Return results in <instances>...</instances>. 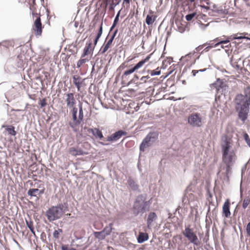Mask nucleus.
<instances>
[{"label": "nucleus", "mask_w": 250, "mask_h": 250, "mask_svg": "<svg viewBox=\"0 0 250 250\" xmlns=\"http://www.w3.org/2000/svg\"><path fill=\"white\" fill-rule=\"evenodd\" d=\"M245 95L238 94L235 99V109L239 119L244 123L248 118L250 106V87H247Z\"/></svg>", "instance_id": "1"}, {"label": "nucleus", "mask_w": 250, "mask_h": 250, "mask_svg": "<svg viewBox=\"0 0 250 250\" xmlns=\"http://www.w3.org/2000/svg\"><path fill=\"white\" fill-rule=\"evenodd\" d=\"M149 201H146V194H142L137 196L131 208L134 216H142L144 213L149 210L150 207Z\"/></svg>", "instance_id": "2"}, {"label": "nucleus", "mask_w": 250, "mask_h": 250, "mask_svg": "<svg viewBox=\"0 0 250 250\" xmlns=\"http://www.w3.org/2000/svg\"><path fill=\"white\" fill-rule=\"evenodd\" d=\"M223 162L226 165H233L237 158L233 150H230L229 142L225 139L221 145Z\"/></svg>", "instance_id": "3"}, {"label": "nucleus", "mask_w": 250, "mask_h": 250, "mask_svg": "<svg viewBox=\"0 0 250 250\" xmlns=\"http://www.w3.org/2000/svg\"><path fill=\"white\" fill-rule=\"evenodd\" d=\"M67 203L59 204L56 206H53L49 208L46 212L48 219L50 221H53L60 219L67 210Z\"/></svg>", "instance_id": "4"}, {"label": "nucleus", "mask_w": 250, "mask_h": 250, "mask_svg": "<svg viewBox=\"0 0 250 250\" xmlns=\"http://www.w3.org/2000/svg\"><path fill=\"white\" fill-rule=\"evenodd\" d=\"M158 135L157 131L149 132L140 145V151L144 152L146 148L150 146L158 139Z\"/></svg>", "instance_id": "5"}, {"label": "nucleus", "mask_w": 250, "mask_h": 250, "mask_svg": "<svg viewBox=\"0 0 250 250\" xmlns=\"http://www.w3.org/2000/svg\"><path fill=\"white\" fill-rule=\"evenodd\" d=\"M188 122L191 126L196 127L202 126L204 123L202 115L198 112L190 113L188 118Z\"/></svg>", "instance_id": "6"}, {"label": "nucleus", "mask_w": 250, "mask_h": 250, "mask_svg": "<svg viewBox=\"0 0 250 250\" xmlns=\"http://www.w3.org/2000/svg\"><path fill=\"white\" fill-rule=\"evenodd\" d=\"M183 234L194 246H197L200 245L197 236L189 227H186Z\"/></svg>", "instance_id": "7"}, {"label": "nucleus", "mask_w": 250, "mask_h": 250, "mask_svg": "<svg viewBox=\"0 0 250 250\" xmlns=\"http://www.w3.org/2000/svg\"><path fill=\"white\" fill-rule=\"evenodd\" d=\"M127 185L128 188L134 192H141L139 184L130 176L127 180Z\"/></svg>", "instance_id": "8"}, {"label": "nucleus", "mask_w": 250, "mask_h": 250, "mask_svg": "<svg viewBox=\"0 0 250 250\" xmlns=\"http://www.w3.org/2000/svg\"><path fill=\"white\" fill-rule=\"evenodd\" d=\"M33 15H35L37 16V18L35 20L34 23L33 29L35 31V34L36 36H40L42 33V24L41 22V18L38 16V14H34L32 13Z\"/></svg>", "instance_id": "9"}, {"label": "nucleus", "mask_w": 250, "mask_h": 250, "mask_svg": "<svg viewBox=\"0 0 250 250\" xmlns=\"http://www.w3.org/2000/svg\"><path fill=\"white\" fill-rule=\"evenodd\" d=\"M126 132L123 130H118L106 138V141L108 142H116L123 136L125 135Z\"/></svg>", "instance_id": "10"}, {"label": "nucleus", "mask_w": 250, "mask_h": 250, "mask_svg": "<svg viewBox=\"0 0 250 250\" xmlns=\"http://www.w3.org/2000/svg\"><path fill=\"white\" fill-rule=\"evenodd\" d=\"M118 31V30L116 29L113 33L112 35L110 37V39L108 41V42H106L105 45L104 47H102L100 49L99 53L100 54H104L108 49L109 48L110 45L111 44V43L113 42V41L114 40L117 32Z\"/></svg>", "instance_id": "11"}, {"label": "nucleus", "mask_w": 250, "mask_h": 250, "mask_svg": "<svg viewBox=\"0 0 250 250\" xmlns=\"http://www.w3.org/2000/svg\"><path fill=\"white\" fill-rule=\"evenodd\" d=\"M67 106L69 108H71L76 104V101L74 98V95L73 93H69L65 94Z\"/></svg>", "instance_id": "12"}, {"label": "nucleus", "mask_w": 250, "mask_h": 250, "mask_svg": "<svg viewBox=\"0 0 250 250\" xmlns=\"http://www.w3.org/2000/svg\"><path fill=\"white\" fill-rule=\"evenodd\" d=\"M157 218V215L154 212L151 211L148 214L146 219V225L148 229H149L151 228L152 223L155 221Z\"/></svg>", "instance_id": "13"}, {"label": "nucleus", "mask_w": 250, "mask_h": 250, "mask_svg": "<svg viewBox=\"0 0 250 250\" xmlns=\"http://www.w3.org/2000/svg\"><path fill=\"white\" fill-rule=\"evenodd\" d=\"M88 132L89 133H92V135L94 136L96 138L99 139L100 140H103L104 141H106V139H105V138H104L102 132L99 128H89L88 129Z\"/></svg>", "instance_id": "14"}, {"label": "nucleus", "mask_w": 250, "mask_h": 250, "mask_svg": "<svg viewBox=\"0 0 250 250\" xmlns=\"http://www.w3.org/2000/svg\"><path fill=\"white\" fill-rule=\"evenodd\" d=\"M69 153L74 156L78 155H83L87 154V153L83 151L81 148H77L74 147H71L69 148Z\"/></svg>", "instance_id": "15"}, {"label": "nucleus", "mask_w": 250, "mask_h": 250, "mask_svg": "<svg viewBox=\"0 0 250 250\" xmlns=\"http://www.w3.org/2000/svg\"><path fill=\"white\" fill-rule=\"evenodd\" d=\"M230 203L229 199H227L224 203L223 206V213L225 217L228 218L230 215Z\"/></svg>", "instance_id": "16"}, {"label": "nucleus", "mask_w": 250, "mask_h": 250, "mask_svg": "<svg viewBox=\"0 0 250 250\" xmlns=\"http://www.w3.org/2000/svg\"><path fill=\"white\" fill-rule=\"evenodd\" d=\"M73 83L77 88L78 91H80L82 83L84 81L80 76L74 75L73 76Z\"/></svg>", "instance_id": "17"}, {"label": "nucleus", "mask_w": 250, "mask_h": 250, "mask_svg": "<svg viewBox=\"0 0 250 250\" xmlns=\"http://www.w3.org/2000/svg\"><path fill=\"white\" fill-rule=\"evenodd\" d=\"M78 109H79V115L78 117H77V123H82V122L83 120V105L82 103H79L78 104Z\"/></svg>", "instance_id": "18"}, {"label": "nucleus", "mask_w": 250, "mask_h": 250, "mask_svg": "<svg viewBox=\"0 0 250 250\" xmlns=\"http://www.w3.org/2000/svg\"><path fill=\"white\" fill-rule=\"evenodd\" d=\"M148 239V235L147 233L140 232L137 237V241L139 243H143L147 240Z\"/></svg>", "instance_id": "19"}, {"label": "nucleus", "mask_w": 250, "mask_h": 250, "mask_svg": "<svg viewBox=\"0 0 250 250\" xmlns=\"http://www.w3.org/2000/svg\"><path fill=\"white\" fill-rule=\"evenodd\" d=\"M39 189L38 188H30L27 191L28 195L30 196V199L32 197H37L38 199H39Z\"/></svg>", "instance_id": "20"}, {"label": "nucleus", "mask_w": 250, "mask_h": 250, "mask_svg": "<svg viewBox=\"0 0 250 250\" xmlns=\"http://www.w3.org/2000/svg\"><path fill=\"white\" fill-rule=\"evenodd\" d=\"M93 234L96 238L99 240V241H101L104 240L106 236L104 233L103 231H94Z\"/></svg>", "instance_id": "21"}, {"label": "nucleus", "mask_w": 250, "mask_h": 250, "mask_svg": "<svg viewBox=\"0 0 250 250\" xmlns=\"http://www.w3.org/2000/svg\"><path fill=\"white\" fill-rule=\"evenodd\" d=\"M226 38H227L226 37ZM214 42H217L214 44V47H217L220 44H227L229 42V41L226 38L225 40H221L219 38H216L214 40H213Z\"/></svg>", "instance_id": "22"}, {"label": "nucleus", "mask_w": 250, "mask_h": 250, "mask_svg": "<svg viewBox=\"0 0 250 250\" xmlns=\"http://www.w3.org/2000/svg\"><path fill=\"white\" fill-rule=\"evenodd\" d=\"M113 229V224L110 223L108 226H106L102 230L105 235L108 236L111 234Z\"/></svg>", "instance_id": "23"}, {"label": "nucleus", "mask_w": 250, "mask_h": 250, "mask_svg": "<svg viewBox=\"0 0 250 250\" xmlns=\"http://www.w3.org/2000/svg\"><path fill=\"white\" fill-rule=\"evenodd\" d=\"M92 45V42H90L88 44H86V46L84 47L83 49V54L82 55V58L85 57L87 55L90 53V50L91 49V46Z\"/></svg>", "instance_id": "24"}, {"label": "nucleus", "mask_w": 250, "mask_h": 250, "mask_svg": "<svg viewBox=\"0 0 250 250\" xmlns=\"http://www.w3.org/2000/svg\"><path fill=\"white\" fill-rule=\"evenodd\" d=\"M72 109L71 110L72 115V119L73 121H77V113L78 111V108L75 106H73L71 107Z\"/></svg>", "instance_id": "25"}, {"label": "nucleus", "mask_w": 250, "mask_h": 250, "mask_svg": "<svg viewBox=\"0 0 250 250\" xmlns=\"http://www.w3.org/2000/svg\"><path fill=\"white\" fill-rule=\"evenodd\" d=\"M204 7H205V8L207 9V10H208L209 11L208 14L210 16H214V15L213 14V13H214V12L217 13L218 14H223L224 13V10L223 9L215 10L213 11L212 10H210L208 6H205Z\"/></svg>", "instance_id": "26"}, {"label": "nucleus", "mask_w": 250, "mask_h": 250, "mask_svg": "<svg viewBox=\"0 0 250 250\" xmlns=\"http://www.w3.org/2000/svg\"><path fill=\"white\" fill-rule=\"evenodd\" d=\"M25 222H26V224L27 227L30 229L31 232L33 234H35V231L34 230V227H33V222L32 221L27 220H26Z\"/></svg>", "instance_id": "27"}, {"label": "nucleus", "mask_w": 250, "mask_h": 250, "mask_svg": "<svg viewBox=\"0 0 250 250\" xmlns=\"http://www.w3.org/2000/svg\"><path fill=\"white\" fill-rule=\"evenodd\" d=\"M120 2V0H113L109 6V9L110 11H113L116 6L118 5Z\"/></svg>", "instance_id": "28"}, {"label": "nucleus", "mask_w": 250, "mask_h": 250, "mask_svg": "<svg viewBox=\"0 0 250 250\" xmlns=\"http://www.w3.org/2000/svg\"><path fill=\"white\" fill-rule=\"evenodd\" d=\"M60 233H62V229H58L55 230L53 233V237L55 239H59Z\"/></svg>", "instance_id": "29"}, {"label": "nucleus", "mask_w": 250, "mask_h": 250, "mask_svg": "<svg viewBox=\"0 0 250 250\" xmlns=\"http://www.w3.org/2000/svg\"><path fill=\"white\" fill-rule=\"evenodd\" d=\"M149 72L150 74V76H151L159 75L161 74V70L159 68H157L155 70H149Z\"/></svg>", "instance_id": "30"}, {"label": "nucleus", "mask_w": 250, "mask_h": 250, "mask_svg": "<svg viewBox=\"0 0 250 250\" xmlns=\"http://www.w3.org/2000/svg\"><path fill=\"white\" fill-rule=\"evenodd\" d=\"M7 130L8 131V133L12 136H15L17 134L16 131L15 130L14 127L12 126L8 127L7 129Z\"/></svg>", "instance_id": "31"}, {"label": "nucleus", "mask_w": 250, "mask_h": 250, "mask_svg": "<svg viewBox=\"0 0 250 250\" xmlns=\"http://www.w3.org/2000/svg\"><path fill=\"white\" fill-rule=\"evenodd\" d=\"M88 61V60L87 59H81L78 62L77 64V67L78 68H80L83 64L87 62Z\"/></svg>", "instance_id": "32"}, {"label": "nucleus", "mask_w": 250, "mask_h": 250, "mask_svg": "<svg viewBox=\"0 0 250 250\" xmlns=\"http://www.w3.org/2000/svg\"><path fill=\"white\" fill-rule=\"evenodd\" d=\"M195 12H192L191 13L188 14L185 17L187 21H190L196 15Z\"/></svg>", "instance_id": "33"}, {"label": "nucleus", "mask_w": 250, "mask_h": 250, "mask_svg": "<svg viewBox=\"0 0 250 250\" xmlns=\"http://www.w3.org/2000/svg\"><path fill=\"white\" fill-rule=\"evenodd\" d=\"M250 204V198L248 197L245 199L243 202V208L246 209L248 206Z\"/></svg>", "instance_id": "34"}, {"label": "nucleus", "mask_w": 250, "mask_h": 250, "mask_svg": "<svg viewBox=\"0 0 250 250\" xmlns=\"http://www.w3.org/2000/svg\"><path fill=\"white\" fill-rule=\"evenodd\" d=\"M146 23L148 25H151L154 22V20H152V18L151 16L147 15L146 19Z\"/></svg>", "instance_id": "35"}, {"label": "nucleus", "mask_w": 250, "mask_h": 250, "mask_svg": "<svg viewBox=\"0 0 250 250\" xmlns=\"http://www.w3.org/2000/svg\"><path fill=\"white\" fill-rule=\"evenodd\" d=\"M103 33V24H100L98 34L96 37L97 39H99Z\"/></svg>", "instance_id": "36"}, {"label": "nucleus", "mask_w": 250, "mask_h": 250, "mask_svg": "<svg viewBox=\"0 0 250 250\" xmlns=\"http://www.w3.org/2000/svg\"><path fill=\"white\" fill-rule=\"evenodd\" d=\"M244 138L247 145L250 147V138L247 133L244 134Z\"/></svg>", "instance_id": "37"}, {"label": "nucleus", "mask_w": 250, "mask_h": 250, "mask_svg": "<svg viewBox=\"0 0 250 250\" xmlns=\"http://www.w3.org/2000/svg\"><path fill=\"white\" fill-rule=\"evenodd\" d=\"M145 64V61L141 60V61L137 63H136L134 67L136 69V70H138L140 68H141L144 64Z\"/></svg>", "instance_id": "38"}, {"label": "nucleus", "mask_w": 250, "mask_h": 250, "mask_svg": "<svg viewBox=\"0 0 250 250\" xmlns=\"http://www.w3.org/2000/svg\"><path fill=\"white\" fill-rule=\"evenodd\" d=\"M226 174L227 177H228L229 175L231 173V167L232 165H226Z\"/></svg>", "instance_id": "39"}, {"label": "nucleus", "mask_w": 250, "mask_h": 250, "mask_svg": "<svg viewBox=\"0 0 250 250\" xmlns=\"http://www.w3.org/2000/svg\"><path fill=\"white\" fill-rule=\"evenodd\" d=\"M81 123H77V122H75V121H73V122H69V126L73 129H74V128H75V127L77 126V125H80Z\"/></svg>", "instance_id": "40"}, {"label": "nucleus", "mask_w": 250, "mask_h": 250, "mask_svg": "<svg viewBox=\"0 0 250 250\" xmlns=\"http://www.w3.org/2000/svg\"><path fill=\"white\" fill-rule=\"evenodd\" d=\"M150 78V77L149 75L146 76H143L140 79V81L142 82V83H140L139 84H142L143 83H146L147 80Z\"/></svg>", "instance_id": "41"}, {"label": "nucleus", "mask_w": 250, "mask_h": 250, "mask_svg": "<svg viewBox=\"0 0 250 250\" xmlns=\"http://www.w3.org/2000/svg\"><path fill=\"white\" fill-rule=\"evenodd\" d=\"M132 74L131 72H130V71L129 70V69H128L127 70H125L124 72V74L123 75H122V79H125L126 78V77L127 75H129V74Z\"/></svg>", "instance_id": "42"}, {"label": "nucleus", "mask_w": 250, "mask_h": 250, "mask_svg": "<svg viewBox=\"0 0 250 250\" xmlns=\"http://www.w3.org/2000/svg\"><path fill=\"white\" fill-rule=\"evenodd\" d=\"M205 44H208L209 45H208V46H207L205 49H204V51H205L206 52H208L211 48H213V47H215L214 46V44H210L209 43H206Z\"/></svg>", "instance_id": "43"}, {"label": "nucleus", "mask_w": 250, "mask_h": 250, "mask_svg": "<svg viewBox=\"0 0 250 250\" xmlns=\"http://www.w3.org/2000/svg\"><path fill=\"white\" fill-rule=\"evenodd\" d=\"M39 104L41 108L44 107L46 104L45 99H42V100H40Z\"/></svg>", "instance_id": "44"}, {"label": "nucleus", "mask_w": 250, "mask_h": 250, "mask_svg": "<svg viewBox=\"0 0 250 250\" xmlns=\"http://www.w3.org/2000/svg\"><path fill=\"white\" fill-rule=\"evenodd\" d=\"M62 250H76L73 248H69L67 246L62 245L61 247Z\"/></svg>", "instance_id": "45"}, {"label": "nucleus", "mask_w": 250, "mask_h": 250, "mask_svg": "<svg viewBox=\"0 0 250 250\" xmlns=\"http://www.w3.org/2000/svg\"><path fill=\"white\" fill-rule=\"evenodd\" d=\"M139 79V77L135 75L134 77V78L128 82V85H129L131 83H135L137 80Z\"/></svg>", "instance_id": "46"}, {"label": "nucleus", "mask_w": 250, "mask_h": 250, "mask_svg": "<svg viewBox=\"0 0 250 250\" xmlns=\"http://www.w3.org/2000/svg\"><path fill=\"white\" fill-rule=\"evenodd\" d=\"M121 11V10H119L118 12L113 21H115L116 22H117V23L118 22Z\"/></svg>", "instance_id": "47"}, {"label": "nucleus", "mask_w": 250, "mask_h": 250, "mask_svg": "<svg viewBox=\"0 0 250 250\" xmlns=\"http://www.w3.org/2000/svg\"><path fill=\"white\" fill-rule=\"evenodd\" d=\"M246 232L250 237V222L247 224L246 227Z\"/></svg>", "instance_id": "48"}, {"label": "nucleus", "mask_w": 250, "mask_h": 250, "mask_svg": "<svg viewBox=\"0 0 250 250\" xmlns=\"http://www.w3.org/2000/svg\"><path fill=\"white\" fill-rule=\"evenodd\" d=\"M221 46H220V48H218L217 50H221V49H224L225 48H229L230 47V43H229L227 45H223V44H220Z\"/></svg>", "instance_id": "49"}, {"label": "nucleus", "mask_w": 250, "mask_h": 250, "mask_svg": "<svg viewBox=\"0 0 250 250\" xmlns=\"http://www.w3.org/2000/svg\"><path fill=\"white\" fill-rule=\"evenodd\" d=\"M244 36H237L236 35H234V37H233V38L235 40L244 39Z\"/></svg>", "instance_id": "50"}, {"label": "nucleus", "mask_w": 250, "mask_h": 250, "mask_svg": "<svg viewBox=\"0 0 250 250\" xmlns=\"http://www.w3.org/2000/svg\"><path fill=\"white\" fill-rule=\"evenodd\" d=\"M117 24V22H116L115 21H113V24L110 28V32L116 26Z\"/></svg>", "instance_id": "51"}, {"label": "nucleus", "mask_w": 250, "mask_h": 250, "mask_svg": "<svg viewBox=\"0 0 250 250\" xmlns=\"http://www.w3.org/2000/svg\"><path fill=\"white\" fill-rule=\"evenodd\" d=\"M205 45V44H203L202 45H200L199 46H198L197 47H196L195 48V50L196 51H200L202 48H203V47Z\"/></svg>", "instance_id": "52"}, {"label": "nucleus", "mask_w": 250, "mask_h": 250, "mask_svg": "<svg viewBox=\"0 0 250 250\" xmlns=\"http://www.w3.org/2000/svg\"><path fill=\"white\" fill-rule=\"evenodd\" d=\"M44 192V189H42L41 190L39 189L38 193H39V196H41L42 194H43Z\"/></svg>", "instance_id": "53"}, {"label": "nucleus", "mask_w": 250, "mask_h": 250, "mask_svg": "<svg viewBox=\"0 0 250 250\" xmlns=\"http://www.w3.org/2000/svg\"><path fill=\"white\" fill-rule=\"evenodd\" d=\"M195 54V51H194L193 53H189L186 56V57L191 58L192 56L194 55Z\"/></svg>", "instance_id": "54"}, {"label": "nucleus", "mask_w": 250, "mask_h": 250, "mask_svg": "<svg viewBox=\"0 0 250 250\" xmlns=\"http://www.w3.org/2000/svg\"><path fill=\"white\" fill-rule=\"evenodd\" d=\"M129 69L130 71V72L131 73H133L134 72H135L136 70H137L134 66H133V67H132Z\"/></svg>", "instance_id": "55"}, {"label": "nucleus", "mask_w": 250, "mask_h": 250, "mask_svg": "<svg viewBox=\"0 0 250 250\" xmlns=\"http://www.w3.org/2000/svg\"><path fill=\"white\" fill-rule=\"evenodd\" d=\"M234 37V35H231V36H228V37H226L228 39V40H229V42L232 40H234L233 37Z\"/></svg>", "instance_id": "56"}, {"label": "nucleus", "mask_w": 250, "mask_h": 250, "mask_svg": "<svg viewBox=\"0 0 250 250\" xmlns=\"http://www.w3.org/2000/svg\"><path fill=\"white\" fill-rule=\"evenodd\" d=\"M198 73V71L197 70H193L192 71V75L193 76H195L196 75V74L197 73Z\"/></svg>", "instance_id": "57"}, {"label": "nucleus", "mask_w": 250, "mask_h": 250, "mask_svg": "<svg viewBox=\"0 0 250 250\" xmlns=\"http://www.w3.org/2000/svg\"><path fill=\"white\" fill-rule=\"evenodd\" d=\"M99 40V39H97L96 38H95V40L94 41V44L95 46L97 44Z\"/></svg>", "instance_id": "58"}, {"label": "nucleus", "mask_w": 250, "mask_h": 250, "mask_svg": "<svg viewBox=\"0 0 250 250\" xmlns=\"http://www.w3.org/2000/svg\"><path fill=\"white\" fill-rule=\"evenodd\" d=\"M149 58H150V57H149V56H147V57L146 58V59H144V60H142V61H145V63L147 61H148L149 60Z\"/></svg>", "instance_id": "59"}, {"label": "nucleus", "mask_w": 250, "mask_h": 250, "mask_svg": "<svg viewBox=\"0 0 250 250\" xmlns=\"http://www.w3.org/2000/svg\"><path fill=\"white\" fill-rule=\"evenodd\" d=\"M207 69V68H205V69L198 70L197 71H198V72H204V71H206Z\"/></svg>", "instance_id": "60"}, {"label": "nucleus", "mask_w": 250, "mask_h": 250, "mask_svg": "<svg viewBox=\"0 0 250 250\" xmlns=\"http://www.w3.org/2000/svg\"><path fill=\"white\" fill-rule=\"evenodd\" d=\"M100 144L101 145H102V146H107V145H109L108 144L104 143L102 142H100Z\"/></svg>", "instance_id": "61"}, {"label": "nucleus", "mask_w": 250, "mask_h": 250, "mask_svg": "<svg viewBox=\"0 0 250 250\" xmlns=\"http://www.w3.org/2000/svg\"><path fill=\"white\" fill-rule=\"evenodd\" d=\"M208 24L204 25V24H201V26H203V27H201V28H203V29H205V28L207 27V26H208Z\"/></svg>", "instance_id": "62"}, {"label": "nucleus", "mask_w": 250, "mask_h": 250, "mask_svg": "<svg viewBox=\"0 0 250 250\" xmlns=\"http://www.w3.org/2000/svg\"><path fill=\"white\" fill-rule=\"evenodd\" d=\"M244 39H246V40L250 41V38L248 37L244 36Z\"/></svg>", "instance_id": "63"}, {"label": "nucleus", "mask_w": 250, "mask_h": 250, "mask_svg": "<svg viewBox=\"0 0 250 250\" xmlns=\"http://www.w3.org/2000/svg\"><path fill=\"white\" fill-rule=\"evenodd\" d=\"M124 1L126 3L129 4L130 2V0H124Z\"/></svg>", "instance_id": "64"}]
</instances>
